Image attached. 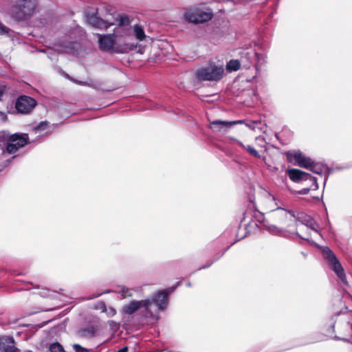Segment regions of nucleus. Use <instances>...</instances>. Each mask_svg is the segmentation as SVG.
<instances>
[{
	"label": "nucleus",
	"mask_w": 352,
	"mask_h": 352,
	"mask_svg": "<svg viewBox=\"0 0 352 352\" xmlns=\"http://www.w3.org/2000/svg\"><path fill=\"white\" fill-rule=\"evenodd\" d=\"M286 173L293 182L303 184L305 182H309L311 183V186L303 187L298 191L300 195H307L311 190H316L318 188L317 179L309 173L296 168H289L286 170Z\"/></svg>",
	"instance_id": "1"
},
{
	"label": "nucleus",
	"mask_w": 352,
	"mask_h": 352,
	"mask_svg": "<svg viewBox=\"0 0 352 352\" xmlns=\"http://www.w3.org/2000/svg\"><path fill=\"white\" fill-rule=\"evenodd\" d=\"M294 218V214L290 211L278 208L269 214L266 219L269 226L274 228L284 229Z\"/></svg>",
	"instance_id": "2"
},
{
	"label": "nucleus",
	"mask_w": 352,
	"mask_h": 352,
	"mask_svg": "<svg viewBox=\"0 0 352 352\" xmlns=\"http://www.w3.org/2000/svg\"><path fill=\"white\" fill-rule=\"evenodd\" d=\"M322 253L323 257L327 261L329 267L336 274L340 281L347 285L348 282L344 269L336 254L328 247L323 248Z\"/></svg>",
	"instance_id": "3"
},
{
	"label": "nucleus",
	"mask_w": 352,
	"mask_h": 352,
	"mask_svg": "<svg viewBox=\"0 0 352 352\" xmlns=\"http://www.w3.org/2000/svg\"><path fill=\"white\" fill-rule=\"evenodd\" d=\"M324 331L328 333V336H333L340 340H345L344 336L352 333V324L347 321L331 322L324 327Z\"/></svg>",
	"instance_id": "4"
},
{
	"label": "nucleus",
	"mask_w": 352,
	"mask_h": 352,
	"mask_svg": "<svg viewBox=\"0 0 352 352\" xmlns=\"http://www.w3.org/2000/svg\"><path fill=\"white\" fill-rule=\"evenodd\" d=\"M224 69L222 67L210 65L201 68L196 72V78L199 80H219L223 75Z\"/></svg>",
	"instance_id": "5"
},
{
	"label": "nucleus",
	"mask_w": 352,
	"mask_h": 352,
	"mask_svg": "<svg viewBox=\"0 0 352 352\" xmlns=\"http://www.w3.org/2000/svg\"><path fill=\"white\" fill-rule=\"evenodd\" d=\"M37 3L36 0H21L14 8V14L19 20H25L32 16L35 12Z\"/></svg>",
	"instance_id": "6"
},
{
	"label": "nucleus",
	"mask_w": 352,
	"mask_h": 352,
	"mask_svg": "<svg viewBox=\"0 0 352 352\" xmlns=\"http://www.w3.org/2000/svg\"><path fill=\"white\" fill-rule=\"evenodd\" d=\"M29 142L28 134L14 133L11 135L8 140L6 151L9 154H14L19 148L25 146Z\"/></svg>",
	"instance_id": "7"
},
{
	"label": "nucleus",
	"mask_w": 352,
	"mask_h": 352,
	"mask_svg": "<svg viewBox=\"0 0 352 352\" xmlns=\"http://www.w3.org/2000/svg\"><path fill=\"white\" fill-rule=\"evenodd\" d=\"M114 34L100 35L98 40L99 48L102 51L123 53L124 50H119L115 47L116 41ZM127 47H125V50Z\"/></svg>",
	"instance_id": "8"
},
{
	"label": "nucleus",
	"mask_w": 352,
	"mask_h": 352,
	"mask_svg": "<svg viewBox=\"0 0 352 352\" xmlns=\"http://www.w3.org/2000/svg\"><path fill=\"white\" fill-rule=\"evenodd\" d=\"M184 19L190 23H201L210 21L213 14L211 12L197 10L194 12H186L184 14Z\"/></svg>",
	"instance_id": "9"
},
{
	"label": "nucleus",
	"mask_w": 352,
	"mask_h": 352,
	"mask_svg": "<svg viewBox=\"0 0 352 352\" xmlns=\"http://www.w3.org/2000/svg\"><path fill=\"white\" fill-rule=\"evenodd\" d=\"M37 102L35 99L28 96H21L15 103V108L18 112L27 114L30 113Z\"/></svg>",
	"instance_id": "10"
},
{
	"label": "nucleus",
	"mask_w": 352,
	"mask_h": 352,
	"mask_svg": "<svg viewBox=\"0 0 352 352\" xmlns=\"http://www.w3.org/2000/svg\"><path fill=\"white\" fill-rule=\"evenodd\" d=\"M286 157L288 162L302 168H307L311 166L312 160L300 152L292 153L288 151L286 153Z\"/></svg>",
	"instance_id": "11"
},
{
	"label": "nucleus",
	"mask_w": 352,
	"mask_h": 352,
	"mask_svg": "<svg viewBox=\"0 0 352 352\" xmlns=\"http://www.w3.org/2000/svg\"><path fill=\"white\" fill-rule=\"evenodd\" d=\"M244 120L222 121L215 120L210 122V129L216 133H227L228 130L237 124H242Z\"/></svg>",
	"instance_id": "12"
},
{
	"label": "nucleus",
	"mask_w": 352,
	"mask_h": 352,
	"mask_svg": "<svg viewBox=\"0 0 352 352\" xmlns=\"http://www.w3.org/2000/svg\"><path fill=\"white\" fill-rule=\"evenodd\" d=\"M152 305V301L150 299L142 300L139 301L133 300L129 304L125 305L122 311L125 314L131 315L135 313L138 309L141 307H144L146 311L148 310V307Z\"/></svg>",
	"instance_id": "13"
},
{
	"label": "nucleus",
	"mask_w": 352,
	"mask_h": 352,
	"mask_svg": "<svg viewBox=\"0 0 352 352\" xmlns=\"http://www.w3.org/2000/svg\"><path fill=\"white\" fill-rule=\"evenodd\" d=\"M173 289L174 287L170 289H164L159 292L153 296V300H151L152 303L155 302L160 309H164L167 305L168 297Z\"/></svg>",
	"instance_id": "14"
},
{
	"label": "nucleus",
	"mask_w": 352,
	"mask_h": 352,
	"mask_svg": "<svg viewBox=\"0 0 352 352\" xmlns=\"http://www.w3.org/2000/svg\"><path fill=\"white\" fill-rule=\"evenodd\" d=\"M15 342L12 337L0 338V352H17Z\"/></svg>",
	"instance_id": "15"
},
{
	"label": "nucleus",
	"mask_w": 352,
	"mask_h": 352,
	"mask_svg": "<svg viewBox=\"0 0 352 352\" xmlns=\"http://www.w3.org/2000/svg\"><path fill=\"white\" fill-rule=\"evenodd\" d=\"M87 21L92 26L100 29H107L110 26L114 25V23H109L107 21H105L100 17H98L94 14L89 16Z\"/></svg>",
	"instance_id": "16"
},
{
	"label": "nucleus",
	"mask_w": 352,
	"mask_h": 352,
	"mask_svg": "<svg viewBox=\"0 0 352 352\" xmlns=\"http://www.w3.org/2000/svg\"><path fill=\"white\" fill-rule=\"evenodd\" d=\"M96 330L94 327L80 329L77 331V336L81 338H91L95 336Z\"/></svg>",
	"instance_id": "17"
},
{
	"label": "nucleus",
	"mask_w": 352,
	"mask_h": 352,
	"mask_svg": "<svg viewBox=\"0 0 352 352\" xmlns=\"http://www.w3.org/2000/svg\"><path fill=\"white\" fill-rule=\"evenodd\" d=\"M236 142H237L238 145H239L243 148L245 149L250 155H252L254 157H256V158L261 157V155L258 153V152L254 148H253L252 146H250V145L245 146L242 142H241L239 140H236Z\"/></svg>",
	"instance_id": "18"
},
{
	"label": "nucleus",
	"mask_w": 352,
	"mask_h": 352,
	"mask_svg": "<svg viewBox=\"0 0 352 352\" xmlns=\"http://www.w3.org/2000/svg\"><path fill=\"white\" fill-rule=\"evenodd\" d=\"M133 32L135 38L139 41L144 40L146 35L144 29L138 25H135L133 27Z\"/></svg>",
	"instance_id": "19"
},
{
	"label": "nucleus",
	"mask_w": 352,
	"mask_h": 352,
	"mask_svg": "<svg viewBox=\"0 0 352 352\" xmlns=\"http://www.w3.org/2000/svg\"><path fill=\"white\" fill-rule=\"evenodd\" d=\"M240 62L238 60H230L227 64V69L229 71H237L240 69Z\"/></svg>",
	"instance_id": "20"
},
{
	"label": "nucleus",
	"mask_w": 352,
	"mask_h": 352,
	"mask_svg": "<svg viewBox=\"0 0 352 352\" xmlns=\"http://www.w3.org/2000/svg\"><path fill=\"white\" fill-rule=\"evenodd\" d=\"M49 351L50 352H65L63 346L58 342L52 344L50 346Z\"/></svg>",
	"instance_id": "21"
},
{
	"label": "nucleus",
	"mask_w": 352,
	"mask_h": 352,
	"mask_svg": "<svg viewBox=\"0 0 352 352\" xmlns=\"http://www.w3.org/2000/svg\"><path fill=\"white\" fill-rule=\"evenodd\" d=\"M9 87L2 82H0V100H3V97L8 93Z\"/></svg>",
	"instance_id": "22"
},
{
	"label": "nucleus",
	"mask_w": 352,
	"mask_h": 352,
	"mask_svg": "<svg viewBox=\"0 0 352 352\" xmlns=\"http://www.w3.org/2000/svg\"><path fill=\"white\" fill-rule=\"evenodd\" d=\"M120 26L129 25L130 24L129 18L127 16H119V19H116Z\"/></svg>",
	"instance_id": "23"
},
{
	"label": "nucleus",
	"mask_w": 352,
	"mask_h": 352,
	"mask_svg": "<svg viewBox=\"0 0 352 352\" xmlns=\"http://www.w3.org/2000/svg\"><path fill=\"white\" fill-rule=\"evenodd\" d=\"M307 169H309L312 172L319 175L322 173V168L320 166H319L318 164H316L313 161L311 162V166H309V168H307Z\"/></svg>",
	"instance_id": "24"
},
{
	"label": "nucleus",
	"mask_w": 352,
	"mask_h": 352,
	"mask_svg": "<svg viewBox=\"0 0 352 352\" xmlns=\"http://www.w3.org/2000/svg\"><path fill=\"white\" fill-rule=\"evenodd\" d=\"M47 126H48V122L42 121V122H39V124L37 126H36L34 129L36 131H44L45 129H47Z\"/></svg>",
	"instance_id": "25"
},
{
	"label": "nucleus",
	"mask_w": 352,
	"mask_h": 352,
	"mask_svg": "<svg viewBox=\"0 0 352 352\" xmlns=\"http://www.w3.org/2000/svg\"><path fill=\"white\" fill-rule=\"evenodd\" d=\"M73 348L76 352H89L88 349L82 347L80 344H74Z\"/></svg>",
	"instance_id": "26"
},
{
	"label": "nucleus",
	"mask_w": 352,
	"mask_h": 352,
	"mask_svg": "<svg viewBox=\"0 0 352 352\" xmlns=\"http://www.w3.org/2000/svg\"><path fill=\"white\" fill-rule=\"evenodd\" d=\"M132 296V292H131L130 289H129L128 288H126V287H123L122 289V298H126V297H130Z\"/></svg>",
	"instance_id": "27"
},
{
	"label": "nucleus",
	"mask_w": 352,
	"mask_h": 352,
	"mask_svg": "<svg viewBox=\"0 0 352 352\" xmlns=\"http://www.w3.org/2000/svg\"><path fill=\"white\" fill-rule=\"evenodd\" d=\"M9 32V28L0 22V34H6Z\"/></svg>",
	"instance_id": "28"
},
{
	"label": "nucleus",
	"mask_w": 352,
	"mask_h": 352,
	"mask_svg": "<svg viewBox=\"0 0 352 352\" xmlns=\"http://www.w3.org/2000/svg\"><path fill=\"white\" fill-rule=\"evenodd\" d=\"M297 234L300 237L301 239L304 240L308 241L309 239V234L308 233H305V234H300L299 231H297Z\"/></svg>",
	"instance_id": "29"
},
{
	"label": "nucleus",
	"mask_w": 352,
	"mask_h": 352,
	"mask_svg": "<svg viewBox=\"0 0 352 352\" xmlns=\"http://www.w3.org/2000/svg\"><path fill=\"white\" fill-rule=\"evenodd\" d=\"M127 351H128L127 346L122 347V349H120L118 351V352H127Z\"/></svg>",
	"instance_id": "30"
},
{
	"label": "nucleus",
	"mask_w": 352,
	"mask_h": 352,
	"mask_svg": "<svg viewBox=\"0 0 352 352\" xmlns=\"http://www.w3.org/2000/svg\"><path fill=\"white\" fill-rule=\"evenodd\" d=\"M116 314V311L113 308H110V314L114 316Z\"/></svg>",
	"instance_id": "31"
},
{
	"label": "nucleus",
	"mask_w": 352,
	"mask_h": 352,
	"mask_svg": "<svg viewBox=\"0 0 352 352\" xmlns=\"http://www.w3.org/2000/svg\"><path fill=\"white\" fill-rule=\"evenodd\" d=\"M304 183H307L305 184L304 187H309V186H311V183L309 182H305Z\"/></svg>",
	"instance_id": "32"
},
{
	"label": "nucleus",
	"mask_w": 352,
	"mask_h": 352,
	"mask_svg": "<svg viewBox=\"0 0 352 352\" xmlns=\"http://www.w3.org/2000/svg\"><path fill=\"white\" fill-rule=\"evenodd\" d=\"M304 228H305L306 230H309V228H308L307 227H306V226H303V227H302V228H300L299 229V231H302V230H303Z\"/></svg>",
	"instance_id": "33"
},
{
	"label": "nucleus",
	"mask_w": 352,
	"mask_h": 352,
	"mask_svg": "<svg viewBox=\"0 0 352 352\" xmlns=\"http://www.w3.org/2000/svg\"><path fill=\"white\" fill-rule=\"evenodd\" d=\"M76 82L78 84L81 85H85V82H81V81H77V80H76Z\"/></svg>",
	"instance_id": "34"
},
{
	"label": "nucleus",
	"mask_w": 352,
	"mask_h": 352,
	"mask_svg": "<svg viewBox=\"0 0 352 352\" xmlns=\"http://www.w3.org/2000/svg\"><path fill=\"white\" fill-rule=\"evenodd\" d=\"M247 213H245L244 215L246 216ZM245 217H243V219H245Z\"/></svg>",
	"instance_id": "35"
},
{
	"label": "nucleus",
	"mask_w": 352,
	"mask_h": 352,
	"mask_svg": "<svg viewBox=\"0 0 352 352\" xmlns=\"http://www.w3.org/2000/svg\"><path fill=\"white\" fill-rule=\"evenodd\" d=\"M100 295H101V294H98L97 296H96L95 297H98V296H100Z\"/></svg>",
	"instance_id": "36"
},
{
	"label": "nucleus",
	"mask_w": 352,
	"mask_h": 352,
	"mask_svg": "<svg viewBox=\"0 0 352 352\" xmlns=\"http://www.w3.org/2000/svg\"><path fill=\"white\" fill-rule=\"evenodd\" d=\"M102 305H103V306H104V309H105V308H106V307H105V304H104V302H102Z\"/></svg>",
	"instance_id": "37"
}]
</instances>
